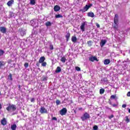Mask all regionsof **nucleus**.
<instances>
[{
    "instance_id": "4468645a",
    "label": "nucleus",
    "mask_w": 130,
    "mask_h": 130,
    "mask_svg": "<svg viewBox=\"0 0 130 130\" xmlns=\"http://www.w3.org/2000/svg\"><path fill=\"white\" fill-rule=\"evenodd\" d=\"M45 60V57L44 56H42L40 58L39 60V62L40 63H41L43 62H44Z\"/></svg>"
},
{
    "instance_id": "2f4dec72",
    "label": "nucleus",
    "mask_w": 130,
    "mask_h": 130,
    "mask_svg": "<svg viewBox=\"0 0 130 130\" xmlns=\"http://www.w3.org/2000/svg\"><path fill=\"white\" fill-rule=\"evenodd\" d=\"M107 41L106 40H102V46H104V45H105V43H106Z\"/></svg>"
},
{
    "instance_id": "7ed1b4c3",
    "label": "nucleus",
    "mask_w": 130,
    "mask_h": 130,
    "mask_svg": "<svg viewBox=\"0 0 130 130\" xmlns=\"http://www.w3.org/2000/svg\"><path fill=\"white\" fill-rule=\"evenodd\" d=\"M90 114L88 113L85 112L82 116L81 117V119L82 121H85V120H87V119H90Z\"/></svg>"
},
{
    "instance_id": "f03ea898",
    "label": "nucleus",
    "mask_w": 130,
    "mask_h": 130,
    "mask_svg": "<svg viewBox=\"0 0 130 130\" xmlns=\"http://www.w3.org/2000/svg\"><path fill=\"white\" fill-rule=\"evenodd\" d=\"M27 30L25 29L24 27H20L18 29V33L20 34V36H25V35L26 34V31Z\"/></svg>"
},
{
    "instance_id": "f3484780",
    "label": "nucleus",
    "mask_w": 130,
    "mask_h": 130,
    "mask_svg": "<svg viewBox=\"0 0 130 130\" xmlns=\"http://www.w3.org/2000/svg\"><path fill=\"white\" fill-rule=\"evenodd\" d=\"M88 17H90V18H94L95 17V15H94V13L93 12H89L87 14Z\"/></svg>"
},
{
    "instance_id": "3c124183",
    "label": "nucleus",
    "mask_w": 130,
    "mask_h": 130,
    "mask_svg": "<svg viewBox=\"0 0 130 130\" xmlns=\"http://www.w3.org/2000/svg\"><path fill=\"white\" fill-rule=\"evenodd\" d=\"M47 79L46 77L44 78L43 79V81H47Z\"/></svg>"
},
{
    "instance_id": "c756f323",
    "label": "nucleus",
    "mask_w": 130,
    "mask_h": 130,
    "mask_svg": "<svg viewBox=\"0 0 130 130\" xmlns=\"http://www.w3.org/2000/svg\"><path fill=\"white\" fill-rule=\"evenodd\" d=\"M42 67H46L47 63L46 61H44L41 63Z\"/></svg>"
},
{
    "instance_id": "37998d69",
    "label": "nucleus",
    "mask_w": 130,
    "mask_h": 130,
    "mask_svg": "<svg viewBox=\"0 0 130 130\" xmlns=\"http://www.w3.org/2000/svg\"><path fill=\"white\" fill-rule=\"evenodd\" d=\"M35 101V99L32 98L30 99V102H34Z\"/></svg>"
},
{
    "instance_id": "a18cd8bd",
    "label": "nucleus",
    "mask_w": 130,
    "mask_h": 130,
    "mask_svg": "<svg viewBox=\"0 0 130 130\" xmlns=\"http://www.w3.org/2000/svg\"><path fill=\"white\" fill-rule=\"evenodd\" d=\"M127 96L128 97H130V91H128V92H127Z\"/></svg>"
},
{
    "instance_id": "79ce46f5",
    "label": "nucleus",
    "mask_w": 130,
    "mask_h": 130,
    "mask_svg": "<svg viewBox=\"0 0 130 130\" xmlns=\"http://www.w3.org/2000/svg\"><path fill=\"white\" fill-rule=\"evenodd\" d=\"M52 120H57V118L55 117H53L52 118Z\"/></svg>"
},
{
    "instance_id": "2eb2a0df",
    "label": "nucleus",
    "mask_w": 130,
    "mask_h": 130,
    "mask_svg": "<svg viewBox=\"0 0 130 130\" xmlns=\"http://www.w3.org/2000/svg\"><path fill=\"white\" fill-rule=\"evenodd\" d=\"M1 124H2V125H6V124H7V120L6 119V118H4L1 120Z\"/></svg>"
},
{
    "instance_id": "dca6fc26",
    "label": "nucleus",
    "mask_w": 130,
    "mask_h": 130,
    "mask_svg": "<svg viewBox=\"0 0 130 130\" xmlns=\"http://www.w3.org/2000/svg\"><path fill=\"white\" fill-rule=\"evenodd\" d=\"M6 66V62L4 61H0V69H3Z\"/></svg>"
},
{
    "instance_id": "9d476101",
    "label": "nucleus",
    "mask_w": 130,
    "mask_h": 130,
    "mask_svg": "<svg viewBox=\"0 0 130 130\" xmlns=\"http://www.w3.org/2000/svg\"><path fill=\"white\" fill-rule=\"evenodd\" d=\"M114 24H116V23H118V15L115 14V17L114 18Z\"/></svg>"
},
{
    "instance_id": "a878e982",
    "label": "nucleus",
    "mask_w": 130,
    "mask_h": 130,
    "mask_svg": "<svg viewBox=\"0 0 130 130\" xmlns=\"http://www.w3.org/2000/svg\"><path fill=\"white\" fill-rule=\"evenodd\" d=\"M113 27L116 30H117V29L118 28V23H114Z\"/></svg>"
},
{
    "instance_id": "ddd939ff",
    "label": "nucleus",
    "mask_w": 130,
    "mask_h": 130,
    "mask_svg": "<svg viewBox=\"0 0 130 130\" xmlns=\"http://www.w3.org/2000/svg\"><path fill=\"white\" fill-rule=\"evenodd\" d=\"M65 37L66 38V41L68 42V41L70 40V37H71V33H70V32H68L66 35Z\"/></svg>"
},
{
    "instance_id": "6e6d98bb",
    "label": "nucleus",
    "mask_w": 130,
    "mask_h": 130,
    "mask_svg": "<svg viewBox=\"0 0 130 130\" xmlns=\"http://www.w3.org/2000/svg\"><path fill=\"white\" fill-rule=\"evenodd\" d=\"M1 95H2V93H1V91H0V96H1Z\"/></svg>"
},
{
    "instance_id": "c03bdc74",
    "label": "nucleus",
    "mask_w": 130,
    "mask_h": 130,
    "mask_svg": "<svg viewBox=\"0 0 130 130\" xmlns=\"http://www.w3.org/2000/svg\"><path fill=\"white\" fill-rule=\"evenodd\" d=\"M122 108H125L126 107V105H125V104H123V105H122Z\"/></svg>"
},
{
    "instance_id": "49530a36",
    "label": "nucleus",
    "mask_w": 130,
    "mask_h": 130,
    "mask_svg": "<svg viewBox=\"0 0 130 130\" xmlns=\"http://www.w3.org/2000/svg\"><path fill=\"white\" fill-rule=\"evenodd\" d=\"M112 106H113V107H116V106H117V105H116V104H113V105H112Z\"/></svg>"
},
{
    "instance_id": "a211bd4d",
    "label": "nucleus",
    "mask_w": 130,
    "mask_h": 130,
    "mask_svg": "<svg viewBox=\"0 0 130 130\" xmlns=\"http://www.w3.org/2000/svg\"><path fill=\"white\" fill-rule=\"evenodd\" d=\"M60 72H61V68H60V67H57L55 70V73L58 74V73H60Z\"/></svg>"
},
{
    "instance_id": "f8f14e48",
    "label": "nucleus",
    "mask_w": 130,
    "mask_h": 130,
    "mask_svg": "<svg viewBox=\"0 0 130 130\" xmlns=\"http://www.w3.org/2000/svg\"><path fill=\"white\" fill-rule=\"evenodd\" d=\"M71 40L73 43H76L77 42V37H76V35H74V36L72 37Z\"/></svg>"
},
{
    "instance_id": "6ab92c4d",
    "label": "nucleus",
    "mask_w": 130,
    "mask_h": 130,
    "mask_svg": "<svg viewBox=\"0 0 130 130\" xmlns=\"http://www.w3.org/2000/svg\"><path fill=\"white\" fill-rule=\"evenodd\" d=\"M14 4V0H10L7 3L8 7H11Z\"/></svg>"
},
{
    "instance_id": "412c9836",
    "label": "nucleus",
    "mask_w": 130,
    "mask_h": 130,
    "mask_svg": "<svg viewBox=\"0 0 130 130\" xmlns=\"http://www.w3.org/2000/svg\"><path fill=\"white\" fill-rule=\"evenodd\" d=\"M110 63V60L109 59H106L104 61V64H109Z\"/></svg>"
},
{
    "instance_id": "aec40b11",
    "label": "nucleus",
    "mask_w": 130,
    "mask_h": 130,
    "mask_svg": "<svg viewBox=\"0 0 130 130\" xmlns=\"http://www.w3.org/2000/svg\"><path fill=\"white\" fill-rule=\"evenodd\" d=\"M11 128L12 130H16L17 128V125H16V124L11 125Z\"/></svg>"
},
{
    "instance_id": "9b49d317",
    "label": "nucleus",
    "mask_w": 130,
    "mask_h": 130,
    "mask_svg": "<svg viewBox=\"0 0 130 130\" xmlns=\"http://www.w3.org/2000/svg\"><path fill=\"white\" fill-rule=\"evenodd\" d=\"M60 10V7L58 5H55L54 7V12H58Z\"/></svg>"
},
{
    "instance_id": "5701e85b",
    "label": "nucleus",
    "mask_w": 130,
    "mask_h": 130,
    "mask_svg": "<svg viewBox=\"0 0 130 130\" xmlns=\"http://www.w3.org/2000/svg\"><path fill=\"white\" fill-rule=\"evenodd\" d=\"M45 25L46 27H49L50 26H51V22L50 21H47L45 23Z\"/></svg>"
},
{
    "instance_id": "20e7f679",
    "label": "nucleus",
    "mask_w": 130,
    "mask_h": 130,
    "mask_svg": "<svg viewBox=\"0 0 130 130\" xmlns=\"http://www.w3.org/2000/svg\"><path fill=\"white\" fill-rule=\"evenodd\" d=\"M93 6V4H89V5H86L83 8L82 12H87L90 8Z\"/></svg>"
},
{
    "instance_id": "5fc2aeb1",
    "label": "nucleus",
    "mask_w": 130,
    "mask_h": 130,
    "mask_svg": "<svg viewBox=\"0 0 130 130\" xmlns=\"http://www.w3.org/2000/svg\"><path fill=\"white\" fill-rule=\"evenodd\" d=\"M128 112L130 113V109L128 110Z\"/></svg>"
},
{
    "instance_id": "bb28decb",
    "label": "nucleus",
    "mask_w": 130,
    "mask_h": 130,
    "mask_svg": "<svg viewBox=\"0 0 130 130\" xmlns=\"http://www.w3.org/2000/svg\"><path fill=\"white\" fill-rule=\"evenodd\" d=\"M5 54V51L3 50L0 49V56H3Z\"/></svg>"
},
{
    "instance_id": "b1692460",
    "label": "nucleus",
    "mask_w": 130,
    "mask_h": 130,
    "mask_svg": "<svg viewBox=\"0 0 130 130\" xmlns=\"http://www.w3.org/2000/svg\"><path fill=\"white\" fill-rule=\"evenodd\" d=\"M36 4V2L35 0H30V5H32V6H34Z\"/></svg>"
},
{
    "instance_id": "0eeeda50",
    "label": "nucleus",
    "mask_w": 130,
    "mask_h": 130,
    "mask_svg": "<svg viewBox=\"0 0 130 130\" xmlns=\"http://www.w3.org/2000/svg\"><path fill=\"white\" fill-rule=\"evenodd\" d=\"M89 61H92V62H94V60H96V61H98L99 60L97 59V57L96 56H91L89 58Z\"/></svg>"
},
{
    "instance_id": "cd10ccee",
    "label": "nucleus",
    "mask_w": 130,
    "mask_h": 130,
    "mask_svg": "<svg viewBox=\"0 0 130 130\" xmlns=\"http://www.w3.org/2000/svg\"><path fill=\"white\" fill-rule=\"evenodd\" d=\"M55 17L56 19H58L59 18L63 17L62 15H61L60 14L56 15Z\"/></svg>"
},
{
    "instance_id": "72a5a7b5",
    "label": "nucleus",
    "mask_w": 130,
    "mask_h": 130,
    "mask_svg": "<svg viewBox=\"0 0 130 130\" xmlns=\"http://www.w3.org/2000/svg\"><path fill=\"white\" fill-rule=\"evenodd\" d=\"M24 68H25V69H27V68L29 67V63L26 62L24 63Z\"/></svg>"
},
{
    "instance_id": "f257e3e1",
    "label": "nucleus",
    "mask_w": 130,
    "mask_h": 130,
    "mask_svg": "<svg viewBox=\"0 0 130 130\" xmlns=\"http://www.w3.org/2000/svg\"><path fill=\"white\" fill-rule=\"evenodd\" d=\"M17 107H16V105L13 104L11 105V104H9L8 106L6 108V110H7V111H10L11 110L12 111H15Z\"/></svg>"
},
{
    "instance_id": "423d86ee",
    "label": "nucleus",
    "mask_w": 130,
    "mask_h": 130,
    "mask_svg": "<svg viewBox=\"0 0 130 130\" xmlns=\"http://www.w3.org/2000/svg\"><path fill=\"white\" fill-rule=\"evenodd\" d=\"M67 112H68V110L66 108H63L60 111V114H61V115H66Z\"/></svg>"
},
{
    "instance_id": "de8ad7c7",
    "label": "nucleus",
    "mask_w": 130,
    "mask_h": 130,
    "mask_svg": "<svg viewBox=\"0 0 130 130\" xmlns=\"http://www.w3.org/2000/svg\"><path fill=\"white\" fill-rule=\"evenodd\" d=\"M78 110L82 111V110H83V108H79Z\"/></svg>"
},
{
    "instance_id": "c9c22d12",
    "label": "nucleus",
    "mask_w": 130,
    "mask_h": 130,
    "mask_svg": "<svg viewBox=\"0 0 130 130\" xmlns=\"http://www.w3.org/2000/svg\"><path fill=\"white\" fill-rule=\"evenodd\" d=\"M75 70H76V71H77L78 72H80V71H81V68L79 67H76L75 68Z\"/></svg>"
},
{
    "instance_id": "e433bc0d",
    "label": "nucleus",
    "mask_w": 130,
    "mask_h": 130,
    "mask_svg": "<svg viewBox=\"0 0 130 130\" xmlns=\"http://www.w3.org/2000/svg\"><path fill=\"white\" fill-rule=\"evenodd\" d=\"M56 105H59V104H60V101L57 100L56 101Z\"/></svg>"
},
{
    "instance_id": "ea45409f",
    "label": "nucleus",
    "mask_w": 130,
    "mask_h": 130,
    "mask_svg": "<svg viewBox=\"0 0 130 130\" xmlns=\"http://www.w3.org/2000/svg\"><path fill=\"white\" fill-rule=\"evenodd\" d=\"M114 117V116L113 115H111V116H109V119H111V118H113Z\"/></svg>"
},
{
    "instance_id": "4c0bfd02",
    "label": "nucleus",
    "mask_w": 130,
    "mask_h": 130,
    "mask_svg": "<svg viewBox=\"0 0 130 130\" xmlns=\"http://www.w3.org/2000/svg\"><path fill=\"white\" fill-rule=\"evenodd\" d=\"M93 130H97L98 129V126L95 125L93 127Z\"/></svg>"
},
{
    "instance_id": "39448f33",
    "label": "nucleus",
    "mask_w": 130,
    "mask_h": 130,
    "mask_svg": "<svg viewBox=\"0 0 130 130\" xmlns=\"http://www.w3.org/2000/svg\"><path fill=\"white\" fill-rule=\"evenodd\" d=\"M40 112L42 114H44V113H47V110H46L45 107H41L40 109Z\"/></svg>"
},
{
    "instance_id": "6e6552de",
    "label": "nucleus",
    "mask_w": 130,
    "mask_h": 130,
    "mask_svg": "<svg viewBox=\"0 0 130 130\" xmlns=\"http://www.w3.org/2000/svg\"><path fill=\"white\" fill-rule=\"evenodd\" d=\"M0 31L2 33H3V34H5V33H7V28L4 26H1Z\"/></svg>"
},
{
    "instance_id": "864d4df0",
    "label": "nucleus",
    "mask_w": 130,
    "mask_h": 130,
    "mask_svg": "<svg viewBox=\"0 0 130 130\" xmlns=\"http://www.w3.org/2000/svg\"><path fill=\"white\" fill-rule=\"evenodd\" d=\"M110 104V105H112V104H111V102H110V103H109Z\"/></svg>"
},
{
    "instance_id": "473e14b6",
    "label": "nucleus",
    "mask_w": 130,
    "mask_h": 130,
    "mask_svg": "<svg viewBox=\"0 0 130 130\" xmlns=\"http://www.w3.org/2000/svg\"><path fill=\"white\" fill-rule=\"evenodd\" d=\"M110 99L112 100V99H116V95L115 94V95H112L111 96H110Z\"/></svg>"
},
{
    "instance_id": "a19ab883",
    "label": "nucleus",
    "mask_w": 130,
    "mask_h": 130,
    "mask_svg": "<svg viewBox=\"0 0 130 130\" xmlns=\"http://www.w3.org/2000/svg\"><path fill=\"white\" fill-rule=\"evenodd\" d=\"M95 25L97 28H100V25L98 23H95Z\"/></svg>"
},
{
    "instance_id": "4be33fe9",
    "label": "nucleus",
    "mask_w": 130,
    "mask_h": 130,
    "mask_svg": "<svg viewBox=\"0 0 130 130\" xmlns=\"http://www.w3.org/2000/svg\"><path fill=\"white\" fill-rule=\"evenodd\" d=\"M66 60H67V58H66V57L63 56L61 58L60 61H61V62H63V63H64Z\"/></svg>"
},
{
    "instance_id": "1a4fd4ad",
    "label": "nucleus",
    "mask_w": 130,
    "mask_h": 130,
    "mask_svg": "<svg viewBox=\"0 0 130 130\" xmlns=\"http://www.w3.org/2000/svg\"><path fill=\"white\" fill-rule=\"evenodd\" d=\"M85 25H86V22H85L81 23V25L80 26V29L82 31V32H84V31H85Z\"/></svg>"
},
{
    "instance_id": "7c9ffc66",
    "label": "nucleus",
    "mask_w": 130,
    "mask_h": 130,
    "mask_svg": "<svg viewBox=\"0 0 130 130\" xmlns=\"http://www.w3.org/2000/svg\"><path fill=\"white\" fill-rule=\"evenodd\" d=\"M12 74H10L8 76V79L9 80H10V81H13V78Z\"/></svg>"
},
{
    "instance_id": "09e8293b",
    "label": "nucleus",
    "mask_w": 130,
    "mask_h": 130,
    "mask_svg": "<svg viewBox=\"0 0 130 130\" xmlns=\"http://www.w3.org/2000/svg\"><path fill=\"white\" fill-rule=\"evenodd\" d=\"M18 88H19V90L21 91V85H18Z\"/></svg>"
},
{
    "instance_id": "c85d7f7f",
    "label": "nucleus",
    "mask_w": 130,
    "mask_h": 130,
    "mask_svg": "<svg viewBox=\"0 0 130 130\" xmlns=\"http://www.w3.org/2000/svg\"><path fill=\"white\" fill-rule=\"evenodd\" d=\"M104 92H105V90L103 88H102L100 90V94H104Z\"/></svg>"
},
{
    "instance_id": "8fccbe9b",
    "label": "nucleus",
    "mask_w": 130,
    "mask_h": 130,
    "mask_svg": "<svg viewBox=\"0 0 130 130\" xmlns=\"http://www.w3.org/2000/svg\"><path fill=\"white\" fill-rule=\"evenodd\" d=\"M39 63H40L39 62H37L36 66L37 67H39V64H40Z\"/></svg>"
},
{
    "instance_id": "393cba45",
    "label": "nucleus",
    "mask_w": 130,
    "mask_h": 130,
    "mask_svg": "<svg viewBox=\"0 0 130 130\" xmlns=\"http://www.w3.org/2000/svg\"><path fill=\"white\" fill-rule=\"evenodd\" d=\"M92 41H89L87 42V44L89 47H91V46H92Z\"/></svg>"
},
{
    "instance_id": "603ef678",
    "label": "nucleus",
    "mask_w": 130,
    "mask_h": 130,
    "mask_svg": "<svg viewBox=\"0 0 130 130\" xmlns=\"http://www.w3.org/2000/svg\"><path fill=\"white\" fill-rule=\"evenodd\" d=\"M3 108V107L2 106V104H0V110Z\"/></svg>"
},
{
    "instance_id": "f704fd0d",
    "label": "nucleus",
    "mask_w": 130,
    "mask_h": 130,
    "mask_svg": "<svg viewBox=\"0 0 130 130\" xmlns=\"http://www.w3.org/2000/svg\"><path fill=\"white\" fill-rule=\"evenodd\" d=\"M125 118L126 122H127V123H128V122H129V119L128 118V116H126Z\"/></svg>"
},
{
    "instance_id": "58836bf2",
    "label": "nucleus",
    "mask_w": 130,
    "mask_h": 130,
    "mask_svg": "<svg viewBox=\"0 0 130 130\" xmlns=\"http://www.w3.org/2000/svg\"><path fill=\"white\" fill-rule=\"evenodd\" d=\"M50 50H53V45H50Z\"/></svg>"
}]
</instances>
